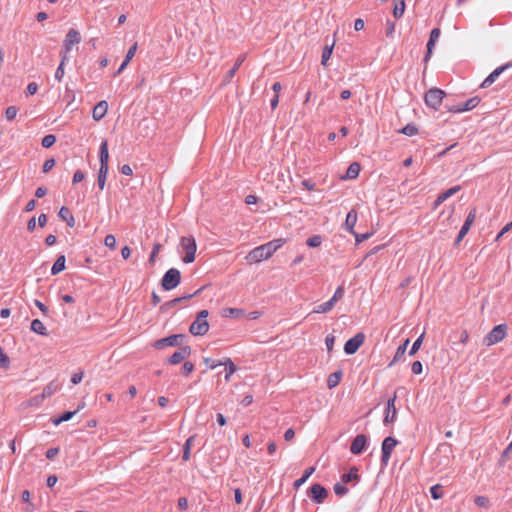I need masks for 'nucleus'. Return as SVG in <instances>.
<instances>
[{"label":"nucleus","mask_w":512,"mask_h":512,"mask_svg":"<svg viewBox=\"0 0 512 512\" xmlns=\"http://www.w3.org/2000/svg\"><path fill=\"white\" fill-rule=\"evenodd\" d=\"M34 304L44 315L48 314V311H49L48 307L44 303H42L40 300L35 299Z\"/></svg>","instance_id":"nucleus-62"},{"label":"nucleus","mask_w":512,"mask_h":512,"mask_svg":"<svg viewBox=\"0 0 512 512\" xmlns=\"http://www.w3.org/2000/svg\"><path fill=\"white\" fill-rule=\"evenodd\" d=\"M85 179V173L82 172L81 170H77L74 175H73V178H72V183L73 184H77L81 181H83Z\"/></svg>","instance_id":"nucleus-58"},{"label":"nucleus","mask_w":512,"mask_h":512,"mask_svg":"<svg viewBox=\"0 0 512 512\" xmlns=\"http://www.w3.org/2000/svg\"><path fill=\"white\" fill-rule=\"evenodd\" d=\"M222 365L226 367L225 380L229 381L231 375H233L237 371V367L233 363V361L228 357L223 359Z\"/></svg>","instance_id":"nucleus-27"},{"label":"nucleus","mask_w":512,"mask_h":512,"mask_svg":"<svg viewBox=\"0 0 512 512\" xmlns=\"http://www.w3.org/2000/svg\"><path fill=\"white\" fill-rule=\"evenodd\" d=\"M161 249V244L160 243H156L154 244L153 246V249H152V252L150 254V257H149V263L150 264H153L154 261H155V257L157 256V254L159 253Z\"/></svg>","instance_id":"nucleus-57"},{"label":"nucleus","mask_w":512,"mask_h":512,"mask_svg":"<svg viewBox=\"0 0 512 512\" xmlns=\"http://www.w3.org/2000/svg\"><path fill=\"white\" fill-rule=\"evenodd\" d=\"M357 223V212L355 209H352L348 212L346 219H345V229L351 233L355 234L354 227Z\"/></svg>","instance_id":"nucleus-19"},{"label":"nucleus","mask_w":512,"mask_h":512,"mask_svg":"<svg viewBox=\"0 0 512 512\" xmlns=\"http://www.w3.org/2000/svg\"><path fill=\"white\" fill-rule=\"evenodd\" d=\"M10 366V359L4 352V349L0 346V367L7 369Z\"/></svg>","instance_id":"nucleus-44"},{"label":"nucleus","mask_w":512,"mask_h":512,"mask_svg":"<svg viewBox=\"0 0 512 512\" xmlns=\"http://www.w3.org/2000/svg\"><path fill=\"white\" fill-rule=\"evenodd\" d=\"M54 166H55V159L54 158H49V159H47L44 162L42 170H43L44 173H48L50 170H52V168Z\"/></svg>","instance_id":"nucleus-55"},{"label":"nucleus","mask_w":512,"mask_h":512,"mask_svg":"<svg viewBox=\"0 0 512 512\" xmlns=\"http://www.w3.org/2000/svg\"><path fill=\"white\" fill-rule=\"evenodd\" d=\"M57 389V385L54 384V382L49 383L44 389H43V397L51 396Z\"/></svg>","instance_id":"nucleus-51"},{"label":"nucleus","mask_w":512,"mask_h":512,"mask_svg":"<svg viewBox=\"0 0 512 512\" xmlns=\"http://www.w3.org/2000/svg\"><path fill=\"white\" fill-rule=\"evenodd\" d=\"M306 244L312 248L319 247L322 244V237L320 235H314L307 239Z\"/></svg>","instance_id":"nucleus-46"},{"label":"nucleus","mask_w":512,"mask_h":512,"mask_svg":"<svg viewBox=\"0 0 512 512\" xmlns=\"http://www.w3.org/2000/svg\"><path fill=\"white\" fill-rule=\"evenodd\" d=\"M18 113V108L15 106H9L5 110V117L8 121H12L15 119Z\"/></svg>","instance_id":"nucleus-49"},{"label":"nucleus","mask_w":512,"mask_h":512,"mask_svg":"<svg viewBox=\"0 0 512 512\" xmlns=\"http://www.w3.org/2000/svg\"><path fill=\"white\" fill-rule=\"evenodd\" d=\"M334 492L337 496L343 497L348 493V488L345 486L344 483L338 482L334 485Z\"/></svg>","instance_id":"nucleus-41"},{"label":"nucleus","mask_w":512,"mask_h":512,"mask_svg":"<svg viewBox=\"0 0 512 512\" xmlns=\"http://www.w3.org/2000/svg\"><path fill=\"white\" fill-rule=\"evenodd\" d=\"M30 329H31V331H33L34 333H36L38 335H41V336H47L48 335L47 328L45 327L43 322L41 320H39V319H34L31 322Z\"/></svg>","instance_id":"nucleus-22"},{"label":"nucleus","mask_w":512,"mask_h":512,"mask_svg":"<svg viewBox=\"0 0 512 512\" xmlns=\"http://www.w3.org/2000/svg\"><path fill=\"white\" fill-rule=\"evenodd\" d=\"M209 330V323L207 320L201 321L200 319H195L190 327L189 332L194 336H203Z\"/></svg>","instance_id":"nucleus-16"},{"label":"nucleus","mask_w":512,"mask_h":512,"mask_svg":"<svg viewBox=\"0 0 512 512\" xmlns=\"http://www.w3.org/2000/svg\"><path fill=\"white\" fill-rule=\"evenodd\" d=\"M180 246L185 252L183 262L186 264L192 263L195 260L197 250L196 240L193 236H183L180 240Z\"/></svg>","instance_id":"nucleus-4"},{"label":"nucleus","mask_w":512,"mask_h":512,"mask_svg":"<svg viewBox=\"0 0 512 512\" xmlns=\"http://www.w3.org/2000/svg\"><path fill=\"white\" fill-rule=\"evenodd\" d=\"M137 43L135 42L127 51V54L124 58V65H128L132 58L134 57L136 51H137Z\"/></svg>","instance_id":"nucleus-47"},{"label":"nucleus","mask_w":512,"mask_h":512,"mask_svg":"<svg viewBox=\"0 0 512 512\" xmlns=\"http://www.w3.org/2000/svg\"><path fill=\"white\" fill-rule=\"evenodd\" d=\"M193 440H194V436H190L184 443L183 454H182L183 461H188L190 459V450H191V445H192Z\"/></svg>","instance_id":"nucleus-34"},{"label":"nucleus","mask_w":512,"mask_h":512,"mask_svg":"<svg viewBox=\"0 0 512 512\" xmlns=\"http://www.w3.org/2000/svg\"><path fill=\"white\" fill-rule=\"evenodd\" d=\"M400 133L406 135V136H414L418 133V128L413 123H408L405 125L401 130Z\"/></svg>","instance_id":"nucleus-36"},{"label":"nucleus","mask_w":512,"mask_h":512,"mask_svg":"<svg viewBox=\"0 0 512 512\" xmlns=\"http://www.w3.org/2000/svg\"><path fill=\"white\" fill-rule=\"evenodd\" d=\"M65 255H59L51 268V274L57 275L65 269Z\"/></svg>","instance_id":"nucleus-24"},{"label":"nucleus","mask_w":512,"mask_h":512,"mask_svg":"<svg viewBox=\"0 0 512 512\" xmlns=\"http://www.w3.org/2000/svg\"><path fill=\"white\" fill-rule=\"evenodd\" d=\"M424 339V333H422L412 344V347L409 351V355L413 356L421 347Z\"/></svg>","instance_id":"nucleus-43"},{"label":"nucleus","mask_w":512,"mask_h":512,"mask_svg":"<svg viewBox=\"0 0 512 512\" xmlns=\"http://www.w3.org/2000/svg\"><path fill=\"white\" fill-rule=\"evenodd\" d=\"M368 437L365 434H358L350 445V451L354 455H360L366 449Z\"/></svg>","instance_id":"nucleus-14"},{"label":"nucleus","mask_w":512,"mask_h":512,"mask_svg":"<svg viewBox=\"0 0 512 512\" xmlns=\"http://www.w3.org/2000/svg\"><path fill=\"white\" fill-rule=\"evenodd\" d=\"M512 67V62L506 63L504 65H501L497 67L494 71H492L481 83V88H487L491 84H493L496 79L500 76L501 73H503L506 69Z\"/></svg>","instance_id":"nucleus-15"},{"label":"nucleus","mask_w":512,"mask_h":512,"mask_svg":"<svg viewBox=\"0 0 512 512\" xmlns=\"http://www.w3.org/2000/svg\"><path fill=\"white\" fill-rule=\"evenodd\" d=\"M365 335L362 332H358L352 338L348 339L344 344V352L347 355L355 354L361 345L364 343Z\"/></svg>","instance_id":"nucleus-9"},{"label":"nucleus","mask_w":512,"mask_h":512,"mask_svg":"<svg viewBox=\"0 0 512 512\" xmlns=\"http://www.w3.org/2000/svg\"><path fill=\"white\" fill-rule=\"evenodd\" d=\"M108 111V102L106 100L99 101L93 108L92 118L95 121L102 120Z\"/></svg>","instance_id":"nucleus-18"},{"label":"nucleus","mask_w":512,"mask_h":512,"mask_svg":"<svg viewBox=\"0 0 512 512\" xmlns=\"http://www.w3.org/2000/svg\"><path fill=\"white\" fill-rule=\"evenodd\" d=\"M444 97L445 92L443 90L439 88H431L425 93L424 101L428 107L438 110Z\"/></svg>","instance_id":"nucleus-6"},{"label":"nucleus","mask_w":512,"mask_h":512,"mask_svg":"<svg viewBox=\"0 0 512 512\" xmlns=\"http://www.w3.org/2000/svg\"><path fill=\"white\" fill-rule=\"evenodd\" d=\"M56 142V136L53 134H48L42 138L41 144L44 148L52 147Z\"/></svg>","instance_id":"nucleus-42"},{"label":"nucleus","mask_w":512,"mask_h":512,"mask_svg":"<svg viewBox=\"0 0 512 512\" xmlns=\"http://www.w3.org/2000/svg\"><path fill=\"white\" fill-rule=\"evenodd\" d=\"M38 90V85L35 82H30L26 88L27 95H34Z\"/></svg>","instance_id":"nucleus-61"},{"label":"nucleus","mask_w":512,"mask_h":512,"mask_svg":"<svg viewBox=\"0 0 512 512\" xmlns=\"http://www.w3.org/2000/svg\"><path fill=\"white\" fill-rule=\"evenodd\" d=\"M397 444L398 441L394 437L388 436L382 442L381 451L392 454Z\"/></svg>","instance_id":"nucleus-23"},{"label":"nucleus","mask_w":512,"mask_h":512,"mask_svg":"<svg viewBox=\"0 0 512 512\" xmlns=\"http://www.w3.org/2000/svg\"><path fill=\"white\" fill-rule=\"evenodd\" d=\"M184 334H173L165 338L158 339L154 342L153 347L155 349H163L168 346H180L182 340L185 339Z\"/></svg>","instance_id":"nucleus-8"},{"label":"nucleus","mask_w":512,"mask_h":512,"mask_svg":"<svg viewBox=\"0 0 512 512\" xmlns=\"http://www.w3.org/2000/svg\"><path fill=\"white\" fill-rule=\"evenodd\" d=\"M512 451V442L508 444V446L502 451L500 458L498 460V465L503 467L506 462L509 460V454Z\"/></svg>","instance_id":"nucleus-33"},{"label":"nucleus","mask_w":512,"mask_h":512,"mask_svg":"<svg viewBox=\"0 0 512 512\" xmlns=\"http://www.w3.org/2000/svg\"><path fill=\"white\" fill-rule=\"evenodd\" d=\"M359 478L358 469L356 467H352L348 473L341 476V482L346 485L349 482L358 481Z\"/></svg>","instance_id":"nucleus-26"},{"label":"nucleus","mask_w":512,"mask_h":512,"mask_svg":"<svg viewBox=\"0 0 512 512\" xmlns=\"http://www.w3.org/2000/svg\"><path fill=\"white\" fill-rule=\"evenodd\" d=\"M245 314L243 309L239 308H225L223 310V316L229 318H239Z\"/></svg>","instance_id":"nucleus-31"},{"label":"nucleus","mask_w":512,"mask_h":512,"mask_svg":"<svg viewBox=\"0 0 512 512\" xmlns=\"http://www.w3.org/2000/svg\"><path fill=\"white\" fill-rule=\"evenodd\" d=\"M332 51H333V45L331 46H325L323 51H322V56H321V64L322 65H326L327 64V61L330 59L331 55H332Z\"/></svg>","instance_id":"nucleus-40"},{"label":"nucleus","mask_w":512,"mask_h":512,"mask_svg":"<svg viewBox=\"0 0 512 512\" xmlns=\"http://www.w3.org/2000/svg\"><path fill=\"white\" fill-rule=\"evenodd\" d=\"M179 303H181V299H177V298L167 301L160 306V312H163V313L167 312L168 310L174 308Z\"/></svg>","instance_id":"nucleus-39"},{"label":"nucleus","mask_w":512,"mask_h":512,"mask_svg":"<svg viewBox=\"0 0 512 512\" xmlns=\"http://www.w3.org/2000/svg\"><path fill=\"white\" fill-rule=\"evenodd\" d=\"M475 219H476V208H473L469 211V213L464 221V224L462 225V227L454 241L455 246H458L459 243L462 241V239L466 236V234L470 230L472 224L474 223Z\"/></svg>","instance_id":"nucleus-11"},{"label":"nucleus","mask_w":512,"mask_h":512,"mask_svg":"<svg viewBox=\"0 0 512 512\" xmlns=\"http://www.w3.org/2000/svg\"><path fill=\"white\" fill-rule=\"evenodd\" d=\"M342 375H343V373L341 370H337V371L331 373L327 379L328 388L329 389L335 388L341 381Z\"/></svg>","instance_id":"nucleus-25"},{"label":"nucleus","mask_w":512,"mask_h":512,"mask_svg":"<svg viewBox=\"0 0 512 512\" xmlns=\"http://www.w3.org/2000/svg\"><path fill=\"white\" fill-rule=\"evenodd\" d=\"M204 362L205 364L210 368V369H215L216 367L218 366H222V362L223 360H214V359H211V358H205L204 359Z\"/></svg>","instance_id":"nucleus-52"},{"label":"nucleus","mask_w":512,"mask_h":512,"mask_svg":"<svg viewBox=\"0 0 512 512\" xmlns=\"http://www.w3.org/2000/svg\"><path fill=\"white\" fill-rule=\"evenodd\" d=\"M405 11V2L404 0H401L399 4H396L393 9V15L395 18H400L403 16Z\"/></svg>","instance_id":"nucleus-45"},{"label":"nucleus","mask_w":512,"mask_h":512,"mask_svg":"<svg viewBox=\"0 0 512 512\" xmlns=\"http://www.w3.org/2000/svg\"><path fill=\"white\" fill-rule=\"evenodd\" d=\"M411 371L415 375H419L423 371V365L420 361H414L411 365Z\"/></svg>","instance_id":"nucleus-54"},{"label":"nucleus","mask_w":512,"mask_h":512,"mask_svg":"<svg viewBox=\"0 0 512 512\" xmlns=\"http://www.w3.org/2000/svg\"><path fill=\"white\" fill-rule=\"evenodd\" d=\"M431 497L435 500L441 499L443 497V489L440 484H435L430 488Z\"/></svg>","instance_id":"nucleus-38"},{"label":"nucleus","mask_w":512,"mask_h":512,"mask_svg":"<svg viewBox=\"0 0 512 512\" xmlns=\"http://www.w3.org/2000/svg\"><path fill=\"white\" fill-rule=\"evenodd\" d=\"M66 60H67V56L62 55L61 62L55 71L54 77L59 82L63 79L64 74H65L64 65H65Z\"/></svg>","instance_id":"nucleus-32"},{"label":"nucleus","mask_w":512,"mask_h":512,"mask_svg":"<svg viewBox=\"0 0 512 512\" xmlns=\"http://www.w3.org/2000/svg\"><path fill=\"white\" fill-rule=\"evenodd\" d=\"M460 190H461V186H459V185L451 187V188L447 189L446 191L439 194L440 199L446 201L448 198L452 197Z\"/></svg>","instance_id":"nucleus-37"},{"label":"nucleus","mask_w":512,"mask_h":512,"mask_svg":"<svg viewBox=\"0 0 512 512\" xmlns=\"http://www.w3.org/2000/svg\"><path fill=\"white\" fill-rule=\"evenodd\" d=\"M181 282V273L176 268L168 269L161 279V286L164 290L170 291L176 288Z\"/></svg>","instance_id":"nucleus-5"},{"label":"nucleus","mask_w":512,"mask_h":512,"mask_svg":"<svg viewBox=\"0 0 512 512\" xmlns=\"http://www.w3.org/2000/svg\"><path fill=\"white\" fill-rule=\"evenodd\" d=\"M80 42H81V35H80L79 31H77L75 29H70L67 32L64 42H63V50H64L63 55L67 56V53L72 50V47L75 44H78Z\"/></svg>","instance_id":"nucleus-13"},{"label":"nucleus","mask_w":512,"mask_h":512,"mask_svg":"<svg viewBox=\"0 0 512 512\" xmlns=\"http://www.w3.org/2000/svg\"><path fill=\"white\" fill-rule=\"evenodd\" d=\"M488 498L484 497V496H477L475 498V504L479 507H486L487 504H488Z\"/></svg>","instance_id":"nucleus-63"},{"label":"nucleus","mask_w":512,"mask_h":512,"mask_svg":"<svg viewBox=\"0 0 512 512\" xmlns=\"http://www.w3.org/2000/svg\"><path fill=\"white\" fill-rule=\"evenodd\" d=\"M335 336L333 334H328L325 338V345L328 352H331L334 347Z\"/></svg>","instance_id":"nucleus-53"},{"label":"nucleus","mask_w":512,"mask_h":512,"mask_svg":"<svg viewBox=\"0 0 512 512\" xmlns=\"http://www.w3.org/2000/svg\"><path fill=\"white\" fill-rule=\"evenodd\" d=\"M315 471V467H309L307 468L302 477H300L299 479H297L295 482H294V487L296 489H298L300 486H302L307 480L308 478L314 473Z\"/></svg>","instance_id":"nucleus-30"},{"label":"nucleus","mask_w":512,"mask_h":512,"mask_svg":"<svg viewBox=\"0 0 512 512\" xmlns=\"http://www.w3.org/2000/svg\"><path fill=\"white\" fill-rule=\"evenodd\" d=\"M397 399L396 393L387 400L385 407V415L383 419L384 425L393 423L397 418V409L395 407V401Z\"/></svg>","instance_id":"nucleus-12"},{"label":"nucleus","mask_w":512,"mask_h":512,"mask_svg":"<svg viewBox=\"0 0 512 512\" xmlns=\"http://www.w3.org/2000/svg\"><path fill=\"white\" fill-rule=\"evenodd\" d=\"M79 409H80V407L75 411H65L59 417L53 418L52 423L57 426V425L61 424L62 422L69 421L79 411Z\"/></svg>","instance_id":"nucleus-29"},{"label":"nucleus","mask_w":512,"mask_h":512,"mask_svg":"<svg viewBox=\"0 0 512 512\" xmlns=\"http://www.w3.org/2000/svg\"><path fill=\"white\" fill-rule=\"evenodd\" d=\"M353 235L355 236L356 243H361V242L369 239L373 235V232H367V233H363V234H358L355 232V234H353Z\"/></svg>","instance_id":"nucleus-56"},{"label":"nucleus","mask_w":512,"mask_h":512,"mask_svg":"<svg viewBox=\"0 0 512 512\" xmlns=\"http://www.w3.org/2000/svg\"><path fill=\"white\" fill-rule=\"evenodd\" d=\"M284 239H274L268 243L252 249L246 259L251 263H258L271 257L284 244Z\"/></svg>","instance_id":"nucleus-1"},{"label":"nucleus","mask_w":512,"mask_h":512,"mask_svg":"<svg viewBox=\"0 0 512 512\" xmlns=\"http://www.w3.org/2000/svg\"><path fill=\"white\" fill-rule=\"evenodd\" d=\"M244 60H245V56L244 55H241V56L238 57V59L236 60L235 64L233 65V67L227 73V79L228 80H231L234 77L236 71L242 65Z\"/></svg>","instance_id":"nucleus-35"},{"label":"nucleus","mask_w":512,"mask_h":512,"mask_svg":"<svg viewBox=\"0 0 512 512\" xmlns=\"http://www.w3.org/2000/svg\"><path fill=\"white\" fill-rule=\"evenodd\" d=\"M480 101H481V99L478 96H475V97L468 99L467 101H465L463 103H459V104L451 105V106L446 105V109H447V111L452 112V113H462L465 111L473 110L474 108H476L479 105Z\"/></svg>","instance_id":"nucleus-7"},{"label":"nucleus","mask_w":512,"mask_h":512,"mask_svg":"<svg viewBox=\"0 0 512 512\" xmlns=\"http://www.w3.org/2000/svg\"><path fill=\"white\" fill-rule=\"evenodd\" d=\"M116 238L114 235L112 234H108L106 235L105 239H104V244L106 247H108L109 249H115L116 248Z\"/></svg>","instance_id":"nucleus-50"},{"label":"nucleus","mask_w":512,"mask_h":512,"mask_svg":"<svg viewBox=\"0 0 512 512\" xmlns=\"http://www.w3.org/2000/svg\"><path fill=\"white\" fill-rule=\"evenodd\" d=\"M194 370V365L192 362H185L182 366V373L186 376H188L190 373H192Z\"/></svg>","instance_id":"nucleus-59"},{"label":"nucleus","mask_w":512,"mask_h":512,"mask_svg":"<svg viewBox=\"0 0 512 512\" xmlns=\"http://www.w3.org/2000/svg\"><path fill=\"white\" fill-rule=\"evenodd\" d=\"M58 216L60 219L65 221L69 227L72 228L75 226V218L67 207H61L58 212Z\"/></svg>","instance_id":"nucleus-20"},{"label":"nucleus","mask_w":512,"mask_h":512,"mask_svg":"<svg viewBox=\"0 0 512 512\" xmlns=\"http://www.w3.org/2000/svg\"><path fill=\"white\" fill-rule=\"evenodd\" d=\"M512 228V222L507 223L496 236V241H498L504 234H506Z\"/></svg>","instance_id":"nucleus-64"},{"label":"nucleus","mask_w":512,"mask_h":512,"mask_svg":"<svg viewBox=\"0 0 512 512\" xmlns=\"http://www.w3.org/2000/svg\"><path fill=\"white\" fill-rule=\"evenodd\" d=\"M308 496L309 498L317 503V504H321L325 501V499L327 498L328 496V491L327 489L322 486L321 484L319 483H315L313 485H311V487L309 488L308 490Z\"/></svg>","instance_id":"nucleus-10"},{"label":"nucleus","mask_w":512,"mask_h":512,"mask_svg":"<svg viewBox=\"0 0 512 512\" xmlns=\"http://www.w3.org/2000/svg\"><path fill=\"white\" fill-rule=\"evenodd\" d=\"M58 453H59V448L52 447L46 451L45 456L47 459L52 460L57 456Z\"/></svg>","instance_id":"nucleus-60"},{"label":"nucleus","mask_w":512,"mask_h":512,"mask_svg":"<svg viewBox=\"0 0 512 512\" xmlns=\"http://www.w3.org/2000/svg\"><path fill=\"white\" fill-rule=\"evenodd\" d=\"M191 354V348L189 346L180 347L177 351H175L169 358L168 362L172 365L179 364L184 359L189 357Z\"/></svg>","instance_id":"nucleus-17"},{"label":"nucleus","mask_w":512,"mask_h":512,"mask_svg":"<svg viewBox=\"0 0 512 512\" xmlns=\"http://www.w3.org/2000/svg\"><path fill=\"white\" fill-rule=\"evenodd\" d=\"M360 165L357 162L351 163L346 171L345 179H355L360 173Z\"/></svg>","instance_id":"nucleus-28"},{"label":"nucleus","mask_w":512,"mask_h":512,"mask_svg":"<svg viewBox=\"0 0 512 512\" xmlns=\"http://www.w3.org/2000/svg\"><path fill=\"white\" fill-rule=\"evenodd\" d=\"M332 310V307L330 306V303L328 301L319 304L314 307L313 312L314 313H327Z\"/></svg>","instance_id":"nucleus-48"},{"label":"nucleus","mask_w":512,"mask_h":512,"mask_svg":"<svg viewBox=\"0 0 512 512\" xmlns=\"http://www.w3.org/2000/svg\"><path fill=\"white\" fill-rule=\"evenodd\" d=\"M408 344H409V339H406L401 345L398 346L392 361L388 364V367H392L397 361H399L404 356V354L407 350Z\"/></svg>","instance_id":"nucleus-21"},{"label":"nucleus","mask_w":512,"mask_h":512,"mask_svg":"<svg viewBox=\"0 0 512 512\" xmlns=\"http://www.w3.org/2000/svg\"><path fill=\"white\" fill-rule=\"evenodd\" d=\"M99 161L100 167L98 171L97 184L100 190H103L106 184L107 175L109 171V151L108 142L103 140L99 147Z\"/></svg>","instance_id":"nucleus-2"},{"label":"nucleus","mask_w":512,"mask_h":512,"mask_svg":"<svg viewBox=\"0 0 512 512\" xmlns=\"http://www.w3.org/2000/svg\"><path fill=\"white\" fill-rule=\"evenodd\" d=\"M508 332V327L506 324L502 323L496 325L483 339V343L486 346H492L501 342L506 336Z\"/></svg>","instance_id":"nucleus-3"}]
</instances>
